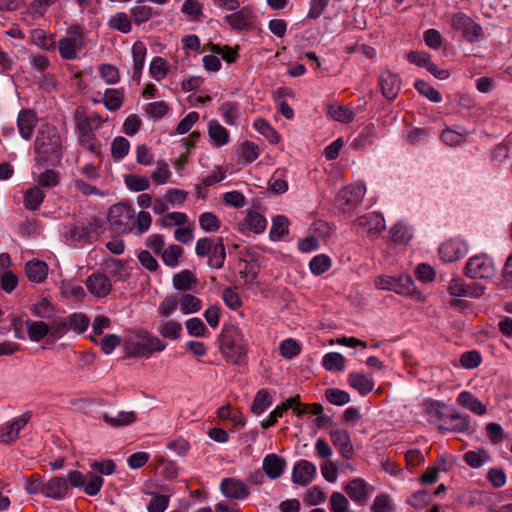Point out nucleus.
<instances>
[{"instance_id":"nucleus-1","label":"nucleus","mask_w":512,"mask_h":512,"mask_svg":"<svg viewBox=\"0 0 512 512\" xmlns=\"http://www.w3.org/2000/svg\"><path fill=\"white\" fill-rule=\"evenodd\" d=\"M107 219L110 225L118 232L133 233L135 235L146 233L152 223V217L149 212L140 211L136 214L132 205L122 202L110 207Z\"/></svg>"},{"instance_id":"nucleus-2","label":"nucleus","mask_w":512,"mask_h":512,"mask_svg":"<svg viewBox=\"0 0 512 512\" xmlns=\"http://www.w3.org/2000/svg\"><path fill=\"white\" fill-rule=\"evenodd\" d=\"M75 121L79 143L88 151L98 154L100 146L94 131L101 127L105 122V119L96 113L88 115L83 110L77 109L75 113Z\"/></svg>"},{"instance_id":"nucleus-3","label":"nucleus","mask_w":512,"mask_h":512,"mask_svg":"<svg viewBox=\"0 0 512 512\" xmlns=\"http://www.w3.org/2000/svg\"><path fill=\"white\" fill-rule=\"evenodd\" d=\"M374 285L378 290L393 291L401 296H410L418 302H424L426 296L418 291L413 279L408 274H401L398 277L380 275L374 279Z\"/></svg>"},{"instance_id":"nucleus-4","label":"nucleus","mask_w":512,"mask_h":512,"mask_svg":"<svg viewBox=\"0 0 512 512\" xmlns=\"http://www.w3.org/2000/svg\"><path fill=\"white\" fill-rule=\"evenodd\" d=\"M353 232L368 240H376L386 229V221L382 213L371 211L359 215L352 221Z\"/></svg>"},{"instance_id":"nucleus-5","label":"nucleus","mask_w":512,"mask_h":512,"mask_svg":"<svg viewBox=\"0 0 512 512\" xmlns=\"http://www.w3.org/2000/svg\"><path fill=\"white\" fill-rule=\"evenodd\" d=\"M221 351L228 362L239 364L247 353V345L241 330L232 327L223 335Z\"/></svg>"},{"instance_id":"nucleus-6","label":"nucleus","mask_w":512,"mask_h":512,"mask_svg":"<svg viewBox=\"0 0 512 512\" xmlns=\"http://www.w3.org/2000/svg\"><path fill=\"white\" fill-rule=\"evenodd\" d=\"M495 272L494 260L487 253L469 257L464 267V274L470 279H491Z\"/></svg>"},{"instance_id":"nucleus-7","label":"nucleus","mask_w":512,"mask_h":512,"mask_svg":"<svg viewBox=\"0 0 512 512\" xmlns=\"http://www.w3.org/2000/svg\"><path fill=\"white\" fill-rule=\"evenodd\" d=\"M167 344L158 336L148 332H141L137 335L135 341L131 342L129 349L134 356L150 358L155 352L165 350Z\"/></svg>"},{"instance_id":"nucleus-8","label":"nucleus","mask_w":512,"mask_h":512,"mask_svg":"<svg viewBox=\"0 0 512 512\" xmlns=\"http://www.w3.org/2000/svg\"><path fill=\"white\" fill-rule=\"evenodd\" d=\"M35 149L40 155H53L60 158V137L54 127H43L37 134Z\"/></svg>"},{"instance_id":"nucleus-9","label":"nucleus","mask_w":512,"mask_h":512,"mask_svg":"<svg viewBox=\"0 0 512 512\" xmlns=\"http://www.w3.org/2000/svg\"><path fill=\"white\" fill-rule=\"evenodd\" d=\"M469 252L468 242L461 237H453L443 241L438 248L440 259L444 263L456 262Z\"/></svg>"},{"instance_id":"nucleus-10","label":"nucleus","mask_w":512,"mask_h":512,"mask_svg":"<svg viewBox=\"0 0 512 512\" xmlns=\"http://www.w3.org/2000/svg\"><path fill=\"white\" fill-rule=\"evenodd\" d=\"M70 484L73 488L83 489V491L89 496L97 495L104 483V479L93 473H83L72 470L68 473Z\"/></svg>"},{"instance_id":"nucleus-11","label":"nucleus","mask_w":512,"mask_h":512,"mask_svg":"<svg viewBox=\"0 0 512 512\" xmlns=\"http://www.w3.org/2000/svg\"><path fill=\"white\" fill-rule=\"evenodd\" d=\"M366 193V185L362 181L355 182L343 187L336 196V203L347 212L355 205L359 204Z\"/></svg>"},{"instance_id":"nucleus-12","label":"nucleus","mask_w":512,"mask_h":512,"mask_svg":"<svg viewBox=\"0 0 512 512\" xmlns=\"http://www.w3.org/2000/svg\"><path fill=\"white\" fill-rule=\"evenodd\" d=\"M223 25L236 32L251 31L255 28L256 16L250 7L242 6Z\"/></svg>"},{"instance_id":"nucleus-13","label":"nucleus","mask_w":512,"mask_h":512,"mask_svg":"<svg viewBox=\"0 0 512 512\" xmlns=\"http://www.w3.org/2000/svg\"><path fill=\"white\" fill-rule=\"evenodd\" d=\"M103 231L102 221L94 219L88 224H79L70 228L68 238L73 243L90 242L95 235H99Z\"/></svg>"},{"instance_id":"nucleus-14","label":"nucleus","mask_w":512,"mask_h":512,"mask_svg":"<svg viewBox=\"0 0 512 512\" xmlns=\"http://www.w3.org/2000/svg\"><path fill=\"white\" fill-rule=\"evenodd\" d=\"M317 476L316 465L308 460H298L294 463L291 473V480L299 486L311 484Z\"/></svg>"},{"instance_id":"nucleus-15","label":"nucleus","mask_w":512,"mask_h":512,"mask_svg":"<svg viewBox=\"0 0 512 512\" xmlns=\"http://www.w3.org/2000/svg\"><path fill=\"white\" fill-rule=\"evenodd\" d=\"M31 419V413L26 412L13 419L9 423L0 426V443L10 444L19 437V432L27 425Z\"/></svg>"},{"instance_id":"nucleus-16","label":"nucleus","mask_w":512,"mask_h":512,"mask_svg":"<svg viewBox=\"0 0 512 512\" xmlns=\"http://www.w3.org/2000/svg\"><path fill=\"white\" fill-rule=\"evenodd\" d=\"M90 294L97 298H104L111 292V280L102 273L91 274L85 282Z\"/></svg>"},{"instance_id":"nucleus-17","label":"nucleus","mask_w":512,"mask_h":512,"mask_svg":"<svg viewBox=\"0 0 512 512\" xmlns=\"http://www.w3.org/2000/svg\"><path fill=\"white\" fill-rule=\"evenodd\" d=\"M344 490L352 501L363 504L370 496L372 487L365 480L354 478L345 485Z\"/></svg>"},{"instance_id":"nucleus-18","label":"nucleus","mask_w":512,"mask_h":512,"mask_svg":"<svg viewBox=\"0 0 512 512\" xmlns=\"http://www.w3.org/2000/svg\"><path fill=\"white\" fill-rule=\"evenodd\" d=\"M70 488H73L70 484L69 477H53L51 478L44 487V493L47 497L62 500L69 495Z\"/></svg>"},{"instance_id":"nucleus-19","label":"nucleus","mask_w":512,"mask_h":512,"mask_svg":"<svg viewBox=\"0 0 512 512\" xmlns=\"http://www.w3.org/2000/svg\"><path fill=\"white\" fill-rule=\"evenodd\" d=\"M414 235L413 227L403 220L394 223L389 229V241L395 245L408 244Z\"/></svg>"},{"instance_id":"nucleus-20","label":"nucleus","mask_w":512,"mask_h":512,"mask_svg":"<svg viewBox=\"0 0 512 512\" xmlns=\"http://www.w3.org/2000/svg\"><path fill=\"white\" fill-rule=\"evenodd\" d=\"M220 489L227 498L243 500L249 495L247 485L238 479L225 478L221 481Z\"/></svg>"},{"instance_id":"nucleus-21","label":"nucleus","mask_w":512,"mask_h":512,"mask_svg":"<svg viewBox=\"0 0 512 512\" xmlns=\"http://www.w3.org/2000/svg\"><path fill=\"white\" fill-rule=\"evenodd\" d=\"M330 438L340 455L345 459H350L353 455V445L350 434L345 429H333L330 431Z\"/></svg>"},{"instance_id":"nucleus-22","label":"nucleus","mask_w":512,"mask_h":512,"mask_svg":"<svg viewBox=\"0 0 512 512\" xmlns=\"http://www.w3.org/2000/svg\"><path fill=\"white\" fill-rule=\"evenodd\" d=\"M348 384L361 396H366L373 391L375 383L371 375L361 372H351L347 377Z\"/></svg>"},{"instance_id":"nucleus-23","label":"nucleus","mask_w":512,"mask_h":512,"mask_svg":"<svg viewBox=\"0 0 512 512\" xmlns=\"http://www.w3.org/2000/svg\"><path fill=\"white\" fill-rule=\"evenodd\" d=\"M400 83L401 81L398 75L389 71L382 73L379 79V84L383 96L389 101L394 100L399 93Z\"/></svg>"},{"instance_id":"nucleus-24","label":"nucleus","mask_w":512,"mask_h":512,"mask_svg":"<svg viewBox=\"0 0 512 512\" xmlns=\"http://www.w3.org/2000/svg\"><path fill=\"white\" fill-rule=\"evenodd\" d=\"M262 467L267 477L274 480L284 473L286 461L281 456L271 453L264 457Z\"/></svg>"},{"instance_id":"nucleus-25","label":"nucleus","mask_w":512,"mask_h":512,"mask_svg":"<svg viewBox=\"0 0 512 512\" xmlns=\"http://www.w3.org/2000/svg\"><path fill=\"white\" fill-rule=\"evenodd\" d=\"M37 123L36 115L31 110H21L17 118V126L20 136L24 140H30L34 134Z\"/></svg>"},{"instance_id":"nucleus-26","label":"nucleus","mask_w":512,"mask_h":512,"mask_svg":"<svg viewBox=\"0 0 512 512\" xmlns=\"http://www.w3.org/2000/svg\"><path fill=\"white\" fill-rule=\"evenodd\" d=\"M83 46L84 43H81L80 40L69 37H62L58 43H56V48H58L59 54L64 60L77 59L78 53L81 51Z\"/></svg>"},{"instance_id":"nucleus-27","label":"nucleus","mask_w":512,"mask_h":512,"mask_svg":"<svg viewBox=\"0 0 512 512\" xmlns=\"http://www.w3.org/2000/svg\"><path fill=\"white\" fill-rule=\"evenodd\" d=\"M266 225V218L262 214L255 211H249L244 220L240 223V230L242 232L260 234L264 232Z\"/></svg>"},{"instance_id":"nucleus-28","label":"nucleus","mask_w":512,"mask_h":512,"mask_svg":"<svg viewBox=\"0 0 512 512\" xmlns=\"http://www.w3.org/2000/svg\"><path fill=\"white\" fill-rule=\"evenodd\" d=\"M457 403L479 416L484 415L487 411L486 406L469 391L460 392Z\"/></svg>"},{"instance_id":"nucleus-29","label":"nucleus","mask_w":512,"mask_h":512,"mask_svg":"<svg viewBox=\"0 0 512 512\" xmlns=\"http://www.w3.org/2000/svg\"><path fill=\"white\" fill-rule=\"evenodd\" d=\"M25 273L31 282L41 283L48 275V266L44 261L31 260L25 265Z\"/></svg>"},{"instance_id":"nucleus-30","label":"nucleus","mask_w":512,"mask_h":512,"mask_svg":"<svg viewBox=\"0 0 512 512\" xmlns=\"http://www.w3.org/2000/svg\"><path fill=\"white\" fill-rule=\"evenodd\" d=\"M80 8L82 14L89 15L90 28H97L100 26V20L97 14L100 11L99 0H74Z\"/></svg>"},{"instance_id":"nucleus-31","label":"nucleus","mask_w":512,"mask_h":512,"mask_svg":"<svg viewBox=\"0 0 512 512\" xmlns=\"http://www.w3.org/2000/svg\"><path fill=\"white\" fill-rule=\"evenodd\" d=\"M209 137L216 147H222L229 143V133L217 120H211L208 123Z\"/></svg>"},{"instance_id":"nucleus-32","label":"nucleus","mask_w":512,"mask_h":512,"mask_svg":"<svg viewBox=\"0 0 512 512\" xmlns=\"http://www.w3.org/2000/svg\"><path fill=\"white\" fill-rule=\"evenodd\" d=\"M102 103L109 111L118 110L124 101V89L108 88L105 90Z\"/></svg>"},{"instance_id":"nucleus-33","label":"nucleus","mask_w":512,"mask_h":512,"mask_svg":"<svg viewBox=\"0 0 512 512\" xmlns=\"http://www.w3.org/2000/svg\"><path fill=\"white\" fill-rule=\"evenodd\" d=\"M30 41L45 51H54L56 49L54 35H48L41 29H34L31 31Z\"/></svg>"},{"instance_id":"nucleus-34","label":"nucleus","mask_w":512,"mask_h":512,"mask_svg":"<svg viewBox=\"0 0 512 512\" xmlns=\"http://www.w3.org/2000/svg\"><path fill=\"white\" fill-rule=\"evenodd\" d=\"M60 292L63 298L73 301L81 300L86 294L84 288L72 280H63L60 284Z\"/></svg>"},{"instance_id":"nucleus-35","label":"nucleus","mask_w":512,"mask_h":512,"mask_svg":"<svg viewBox=\"0 0 512 512\" xmlns=\"http://www.w3.org/2000/svg\"><path fill=\"white\" fill-rule=\"evenodd\" d=\"M327 114L335 121L349 123L354 119L355 113L350 106L330 104L327 107Z\"/></svg>"},{"instance_id":"nucleus-36","label":"nucleus","mask_w":512,"mask_h":512,"mask_svg":"<svg viewBox=\"0 0 512 512\" xmlns=\"http://www.w3.org/2000/svg\"><path fill=\"white\" fill-rule=\"evenodd\" d=\"M25 326L29 339L33 342H39L49 335L50 327L43 321L27 320Z\"/></svg>"},{"instance_id":"nucleus-37","label":"nucleus","mask_w":512,"mask_h":512,"mask_svg":"<svg viewBox=\"0 0 512 512\" xmlns=\"http://www.w3.org/2000/svg\"><path fill=\"white\" fill-rule=\"evenodd\" d=\"M212 5L218 10L222 23L242 7L238 0H212Z\"/></svg>"},{"instance_id":"nucleus-38","label":"nucleus","mask_w":512,"mask_h":512,"mask_svg":"<svg viewBox=\"0 0 512 512\" xmlns=\"http://www.w3.org/2000/svg\"><path fill=\"white\" fill-rule=\"evenodd\" d=\"M147 54L146 45L137 41L132 46V58H133V70L134 77L139 78L145 65V59Z\"/></svg>"},{"instance_id":"nucleus-39","label":"nucleus","mask_w":512,"mask_h":512,"mask_svg":"<svg viewBox=\"0 0 512 512\" xmlns=\"http://www.w3.org/2000/svg\"><path fill=\"white\" fill-rule=\"evenodd\" d=\"M289 231V220L284 215H277L272 220L269 237L272 241H279Z\"/></svg>"},{"instance_id":"nucleus-40","label":"nucleus","mask_w":512,"mask_h":512,"mask_svg":"<svg viewBox=\"0 0 512 512\" xmlns=\"http://www.w3.org/2000/svg\"><path fill=\"white\" fill-rule=\"evenodd\" d=\"M129 12L132 21L137 25L147 22L156 14L153 7L144 4L131 7Z\"/></svg>"},{"instance_id":"nucleus-41","label":"nucleus","mask_w":512,"mask_h":512,"mask_svg":"<svg viewBox=\"0 0 512 512\" xmlns=\"http://www.w3.org/2000/svg\"><path fill=\"white\" fill-rule=\"evenodd\" d=\"M345 357L338 352H329L323 356L322 366L327 371L340 372L345 369Z\"/></svg>"},{"instance_id":"nucleus-42","label":"nucleus","mask_w":512,"mask_h":512,"mask_svg":"<svg viewBox=\"0 0 512 512\" xmlns=\"http://www.w3.org/2000/svg\"><path fill=\"white\" fill-rule=\"evenodd\" d=\"M253 127L257 132L264 136L271 144H277L279 142V133L265 119H255Z\"/></svg>"},{"instance_id":"nucleus-43","label":"nucleus","mask_w":512,"mask_h":512,"mask_svg":"<svg viewBox=\"0 0 512 512\" xmlns=\"http://www.w3.org/2000/svg\"><path fill=\"white\" fill-rule=\"evenodd\" d=\"M103 419L109 426L120 427L133 423L136 420V416L134 412L119 411L115 416L104 413Z\"/></svg>"},{"instance_id":"nucleus-44","label":"nucleus","mask_w":512,"mask_h":512,"mask_svg":"<svg viewBox=\"0 0 512 512\" xmlns=\"http://www.w3.org/2000/svg\"><path fill=\"white\" fill-rule=\"evenodd\" d=\"M44 198L45 194L39 187H31L24 193V206L28 210H36L40 207Z\"/></svg>"},{"instance_id":"nucleus-45","label":"nucleus","mask_w":512,"mask_h":512,"mask_svg":"<svg viewBox=\"0 0 512 512\" xmlns=\"http://www.w3.org/2000/svg\"><path fill=\"white\" fill-rule=\"evenodd\" d=\"M183 248L179 245H170L161 252V257L164 264L170 268H176L179 266V259L183 255Z\"/></svg>"},{"instance_id":"nucleus-46","label":"nucleus","mask_w":512,"mask_h":512,"mask_svg":"<svg viewBox=\"0 0 512 512\" xmlns=\"http://www.w3.org/2000/svg\"><path fill=\"white\" fill-rule=\"evenodd\" d=\"M169 69L168 61L159 56L154 57L149 66L151 77L158 82L167 76Z\"/></svg>"},{"instance_id":"nucleus-47","label":"nucleus","mask_w":512,"mask_h":512,"mask_svg":"<svg viewBox=\"0 0 512 512\" xmlns=\"http://www.w3.org/2000/svg\"><path fill=\"white\" fill-rule=\"evenodd\" d=\"M260 155L259 147L251 141H244L240 145L239 161L243 164H251Z\"/></svg>"},{"instance_id":"nucleus-48","label":"nucleus","mask_w":512,"mask_h":512,"mask_svg":"<svg viewBox=\"0 0 512 512\" xmlns=\"http://www.w3.org/2000/svg\"><path fill=\"white\" fill-rule=\"evenodd\" d=\"M158 332L163 338L177 340L181 337L182 325L175 320H167L160 324Z\"/></svg>"},{"instance_id":"nucleus-49","label":"nucleus","mask_w":512,"mask_h":512,"mask_svg":"<svg viewBox=\"0 0 512 512\" xmlns=\"http://www.w3.org/2000/svg\"><path fill=\"white\" fill-rule=\"evenodd\" d=\"M208 49L212 52L221 56V58L227 63H234L238 58V46H221L219 44L210 43Z\"/></svg>"},{"instance_id":"nucleus-50","label":"nucleus","mask_w":512,"mask_h":512,"mask_svg":"<svg viewBox=\"0 0 512 512\" xmlns=\"http://www.w3.org/2000/svg\"><path fill=\"white\" fill-rule=\"evenodd\" d=\"M222 117L227 125L237 126L241 116L239 105L227 102L220 106Z\"/></svg>"},{"instance_id":"nucleus-51","label":"nucleus","mask_w":512,"mask_h":512,"mask_svg":"<svg viewBox=\"0 0 512 512\" xmlns=\"http://www.w3.org/2000/svg\"><path fill=\"white\" fill-rule=\"evenodd\" d=\"M197 280L190 270H182L173 277V285L177 290H191Z\"/></svg>"},{"instance_id":"nucleus-52","label":"nucleus","mask_w":512,"mask_h":512,"mask_svg":"<svg viewBox=\"0 0 512 512\" xmlns=\"http://www.w3.org/2000/svg\"><path fill=\"white\" fill-rule=\"evenodd\" d=\"M66 320L68 321L69 330H73L77 334L84 333L90 324L87 315L81 312L72 313Z\"/></svg>"},{"instance_id":"nucleus-53","label":"nucleus","mask_w":512,"mask_h":512,"mask_svg":"<svg viewBox=\"0 0 512 512\" xmlns=\"http://www.w3.org/2000/svg\"><path fill=\"white\" fill-rule=\"evenodd\" d=\"M130 142L122 136H117L111 143V156L114 160L120 161L128 155Z\"/></svg>"},{"instance_id":"nucleus-54","label":"nucleus","mask_w":512,"mask_h":512,"mask_svg":"<svg viewBox=\"0 0 512 512\" xmlns=\"http://www.w3.org/2000/svg\"><path fill=\"white\" fill-rule=\"evenodd\" d=\"M152 498L147 505V512H165L169 507L170 497L156 492H147Z\"/></svg>"},{"instance_id":"nucleus-55","label":"nucleus","mask_w":512,"mask_h":512,"mask_svg":"<svg viewBox=\"0 0 512 512\" xmlns=\"http://www.w3.org/2000/svg\"><path fill=\"white\" fill-rule=\"evenodd\" d=\"M272 404L271 397L266 390H259L253 400L251 410L255 415H261Z\"/></svg>"},{"instance_id":"nucleus-56","label":"nucleus","mask_w":512,"mask_h":512,"mask_svg":"<svg viewBox=\"0 0 512 512\" xmlns=\"http://www.w3.org/2000/svg\"><path fill=\"white\" fill-rule=\"evenodd\" d=\"M217 415L222 420H230L233 425L237 427H243L245 425L243 415L240 412L233 410L229 405L218 408Z\"/></svg>"},{"instance_id":"nucleus-57","label":"nucleus","mask_w":512,"mask_h":512,"mask_svg":"<svg viewBox=\"0 0 512 512\" xmlns=\"http://www.w3.org/2000/svg\"><path fill=\"white\" fill-rule=\"evenodd\" d=\"M331 267V259L325 254L314 256L309 262V269L312 274L319 276Z\"/></svg>"},{"instance_id":"nucleus-58","label":"nucleus","mask_w":512,"mask_h":512,"mask_svg":"<svg viewBox=\"0 0 512 512\" xmlns=\"http://www.w3.org/2000/svg\"><path fill=\"white\" fill-rule=\"evenodd\" d=\"M178 302L181 311L185 315L196 313L201 309V300L191 294L182 295Z\"/></svg>"},{"instance_id":"nucleus-59","label":"nucleus","mask_w":512,"mask_h":512,"mask_svg":"<svg viewBox=\"0 0 512 512\" xmlns=\"http://www.w3.org/2000/svg\"><path fill=\"white\" fill-rule=\"evenodd\" d=\"M465 462L472 468H480L489 461V454L483 450H471L464 454Z\"/></svg>"},{"instance_id":"nucleus-60","label":"nucleus","mask_w":512,"mask_h":512,"mask_svg":"<svg viewBox=\"0 0 512 512\" xmlns=\"http://www.w3.org/2000/svg\"><path fill=\"white\" fill-rule=\"evenodd\" d=\"M171 176L172 172L169 165L164 161H158L155 169L151 173L152 180L158 185L170 182Z\"/></svg>"},{"instance_id":"nucleus-61","label":"nucleus","mask_w":512,"mask_h":512,"mask_svg":"<svg viewBox=\"0 0 512 512\" xmlns=\"http://www.w3.org/2000/svg\"><path fill=\"white\" fill-rule=\"evenodd\" d=\"M124 182L127 188L133 192H142L150 187V181L145 176H138L134 174L126 175Z\"/></svg>"},{"instance_id":"nucleus-62","label":"nucleus","mask_w":512,"mask_h":512,"mask_svg":"<svg viewBox=\"0 0 512 512\" xmlns=\"http://www.w3.org/2000/svg\"><path fill=\"white\" fill-rule=\"evenodd\" d=\"M414 87L422 96L426 97L431 102L440 103L442 101L441 94L424 80L415 81Z\"/></svg>"},{"instance_id":"nucleus-63","label":"nucleus","mask_w":512,"mask_h":512,"mask_svg":"<svg viewBox=\"0 0 512 512\" xmlns=\"http://www.w3.org/2000/svg\"><path fill=\"white\" fill-rule=\"evenodd\" d=\"M330 512H353L348 499L340 492H333L329 502Z\"/></svg>"},{"instance_id":"nucleus-64","label":"nucleus","mask_w":512,"mask_h":512,"mask_svg":"<svg viewBox=\"0 0 512 512\" xmlns=\"http://www.w3.org/2000/svg\"><path fill=\"white\" fill-rule=\"evenodd\" d=\"M393 510V500L385 493L377 495L371 506V512H393Z\"/></svg>"}]
</instances>
